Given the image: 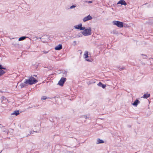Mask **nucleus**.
I'll list each match as a JSON object with an SVG mask.
<instances>
[{"label": "nucleus", "instance_id": "nucleus-24", "mask_svg": "<svg viewBox=\"0 0 153 153\" xmlns=\"http://www.w3.org/2000/svg\"><path fill=\"white\" fill-rule=\"evenodd\" d=\"M76 7V5H72L70 7V9H73L75 7Z\"/></svg>", "mask_w": 153, "mask_h": 153}, {"label": "nucleus", "instance_id": "nucleus-8", "mask_svg": "<svg viewBox=\"0 0 153 153\" xmlns=\"http://www.w3.org/2000/svg\"><path fill=\"white\" fill-rule=\"evenodd\" d=\"M67 73L68 72L65 70H62L61 72V73L63 74L62 76L64 77H66L67 76Z\"/></svg>", "mask_w": 153, "mask_h": 153}, {"label": "nucleus", "instance_id": "nucleus-18", "mask_svg": "<svg viewBox=\"0 0 153 153\" xmlns=\"http://www.w3.org/2000/svg\"><path fill=\"white\" fill-rule=\"evenodd\" d=\"M111 33L112 34L117 35L118 33V32L116 30H114L111 31Z\"/></svg>", "mask_w": 153, "mask_h": 153}, {"label": "nucleus", "instance_id": "nucleus-16", "mask_svg": "<svg viewBox=\"0 0 153 153\" xmlns=\"http://www.w3.org/2000/svg\"><path fill=\"white\" fill-rule=\"evenodd\" d=\"M34 131H29V133H27V134L26 135H25V137H28V136H29L31 134H33V132H34Z\"/></svg>", "mask_w": 153, "mask_h": 153}, {"label": "nucleus", "instance_id": "nucleus-34", "mask_svg": "<svg viewBox=\"0 0 153 153\" xmlns=\"http://www.w3.org/2000/svg\"><path fill=\"white\" fill-rule=\"evenodd\" d=\"M13 45H16L14 44H13Z\"/></svg>", "mask_w": 153, "mask_h": 153}, {"label": "nucleus", "instance_id": "nucleus-5", "mask_svg": "<svg viewBox=\"0 0 153 153\" xmlns=\"http://www.w3.org/2000/svg\"><path fill=\"white\" fill-rule=\"evenodd\" d=\"M66 79L65 77H62L60 80L59 81L58 84L61 86H63L64 83L66 81Z\"/></svg>", "mask_w": 153, "mask_h": 153}, {"label": "nucleus", "instance_id": "nucleus-21", "mask_svg": "<svg viewBox=\"0 0 153 153\" xmlns=\"http://www.w3.org/2000/svg\"><path fill=\"white\" fill-rule=\"evenodd\" d=\"M5 73V72L3 70H0V77L1 76Z\"/></svg>", "mask_w": 153, "mask_h": 153}, {"label": "nucleus", "instance_id": "nucleus-33", "mask_svg": "<svg viewBox=\"0 0 153 153\" xmlns=\"http://www.w3.org/2000/svg\"><path fill=\"white\" fill-rule=\"evenodd\" d=\"M33 76H35V77H36V76H37V75H33Z\"/></svg>", "mask_w": 153, "mask_h": 153}, {"label": "nucleus", "instance_id": "nucleus-20", "mask_svg": "<svg viewBox=\"0 0 153 153\" xmlns=\"http://www.w3.org/2000/svg\"><path fill=\"white\" fill-rule=\"evenodd\" d=\"M150 96L149 94H145L143 95V97L144 98H147Z\"/></svg>", "mask_w": 153, "mask_h": 153}, {"label": "nucleus", "instance_id": "nucleus-23", "mask_svg": "<svg viewBox=\"0 0 153 153\" xmlns=\"http://www.w3.org/2000/svg\"><path fill=\"white\" fill-rule=\"evenodd\" d=\"M0 69L1 70L2 69H6V68L2 67V65L0 64Z\"/></svg>", "mask_w": 153, "mask_h": 153}, {"label": "nucleus", "instance_id": "nucleus-6", "mask_svg": "<svg viewBox=\"0 0 153 153\" xmlns=\"http://www.w3.org/2000/svg\"><path fill=\"white\" fill-rule=\"evenodd\" d=\"M92 17L90 15H88L87 16L85 17L83 19V21L84 22H85L87 21H88L92 19Z\"/></svg>", "mask_w": 153, "mask_h": 153}, {"label": "nucleus", "instance_id": "nucleus-10", "mask_svg": "<svg viewBox=\"0 0 153 153\" xmlns=\"http://www.w3.org/2000/svg\"><path fill=\"white\" fill-rule=\"evenodd\" d=\"M19 114V110L15 111L13 113H11V115H15L16 116H17Z\"/></svg>", "mask_w": 153, "mask_h": 153}, {"label": "nucleus", "instance_id": "nucleus-13", "mask_svg": "<svg viewBox=\"0 0 153 153\" xmlns=\"http://www.w3.org/2000/svg\"><path fill=\"white\" fill-rule=\"evenodd\" d=\"M97 85L98 86L102 87V88H104L106 87V85L104 84H102L101 82H99L98 84Z\"/></svg>", "mask_w": 153, "mask_h": 153}, {"label": "nucleus", "instance_id": "nucleus-22", "mask_svg": "<svg viewBox=\"0 0 153 153\" xmlns=\"http://www.w3.org/2000/svg\"><path fill=\"white\" fill-rule=\"evenodd\" d=\"M86 28L85 27H82V26L81 27L80 30H85Z\"/></svg>", "mask_w": 153, "mask_h": 153}, {"label": "nucleus", "instance_id": "nucleus-12", "mask_svg": "<svg viewBox=\"0 0 153 153\" xmlns=\"http://www.w3.org/2000/svg\"><path fill=\"white\" fill-rule=\"evenodd\" d=\"M82 26V24L80 23L78 25H77L74 26V27L75 28L77 29H79L80 30V29L81 28V27Z\"/></svg>", "mask_w": 153, "mask_h": 153}, {"label": "nucleus", "instance_id": "nucleus-14", "mask_svg": "<svg viewBox=\"0 0 153 153\" xmlns=\"http://www.w3.org/2000/svg\"><path fill=\"white\" fill-rule=\"evenodd\" d=\"M56 98V96H55L54 97H48V98H47V97L46 96H43L41 98V99L42 100H45L46 99H47V98H48V99H51L52 98Z\"/></svg>", "mask_w": 153, "mask_h": 153}, {"label": "nucleus", "instance_id": "nucleus-19", "mask_svg": "<svg viewBox=\"0 0 153 153\" xmlns=\"http://www.w3.org/2000/svg\"><path fill=\"white\" fill-rule=\"evenodd\" d=\"M27 38V37L25 36H23L20 38H19V41H21L25 39L26 38Z\"/></svg>", "mask_w": 153, "mask_h": 153}, {"label": "nucleus", "instance_id": "nucleus-3", "mask_svg": "<svg viewBox=\"0 0 153 153\" xmlns=\"http://www.w3.org/2000/svg\"><path fill=\"white\" fill-rule=\"evenodd\" d=\"M112 23L113 25H116L119 27L121 28L123 26V23L122 22L114 21Z\"/></svg>", "mask_w": 153, "mask_h": 153}, {"label": "nucleus", "instance_id": "nucleus-26", "mask_svg": "<svg viewBox=\"0 0 153 153\" xmlns=\"http://www.w3.org/2000/svg\"><path fill=\"white\" fill-rule=\"evenodd\" d=\"M73 43H74V46H75L76 45V41H74L73 42Z\"/></svg>", "mask_w": 153, "mask_h": 153}, {"label": "nucleus", "instance_id": "nucleus-15", "mask_svg": "<svg viewBox=\"0 0 153 153\" xmlns=\"http://www.w3.org/2000/svg\"><path fill=\"white\" fill-rule=\"evenodd\" d=\"M104 142V141L101 140H100L99 139H98L97 140V144H100V143H102Z\"/></svg>", "mask_w": 153, "mask_h": 153}, {"label": "nucleus", "instance_id": "nucleus-9", "mask_svg": "<svg viewBox=\"0 0 153 153\" xmlns=\"http://www.w3.org/2000/svg\"><path fill=\"white\" fill-rule=\"evenodd\" d=\"M62 48V46L61 44H59L58 45L56 46L55 48V49L56 50H59L61 49Z\"/></svg>", "mask_w": 153, "mask_h": 153}, {"label": "nucleus", "instance_id": "nucleus-31", "mask_svg": "<svg viewBox=\"0 0 153 153\" xmlns=\"http://www.w3.org/2000/svg\"><path fill=\"white\" fill-rule=\"evenodd\" d=\"M142 55H144L145 56V57L144 58V59H146V55H144L143 54H142Z\"/></svg>", "mask_w": 153, "mask_h": 153}, {"label": "nucleus", "instance_id": "nucleus-17", "mask_svg": "<svg viewBox=\"0 0 153 153\" xmlns=\"http://www.w3.org/2000/svg\"><path fill=\"white\" fill-rule=\"evenodd\" d=\"M26 84H28V83H25V81L24 82V83H21L20 84V86L21 88H22L25 87L26 86Z\"/></svg>", "mask_w": 153, "mask_h": 153}, {"label": "nucleus", "instance_id": "nucleus-11", "mask_svg": "<svg viewBox=\"0 0 153 153\" xmlns=\"http://www.w3.org/2000/svg\"><path fill=\"white\" fill-rule=\"evenodd\" d=\"M140 102L137 99L136 100L134 103L132 104V105L134 106H137L138 104L140 103Z\"/></svg>", "mask_w": 153, "mask_h": 153}, {"label": "nucleus", "instance_id": "nucleus-28", "mask_svg": "<svg viewBox=\"0 0 153 153\" xmlns=\"http://www.w3.org/2000/svg\"><path fill=\"white\" fill-rule=\"evenodd\" d=\"M80 37V36H79L78 35H77L75 37H74V38L79 37Z\"/></svg>", "mask_w": 153, "mask_h": 153}, {"label": "nucleus", "instance_id": "nucleus-1", "mask_svg": "<svg viewBox=\"0 0 153 153\" xmlns=\"http://www.w3.org/2000/svg\"><path fill=\"white\" fill-rule=\"evenodd\" d=\"M37 82V80L32 76L30 77L28 79H25V83H28V84L29 85L33 84Z\"/></svg>", "mask_w": 153, "mask_h": 153}, {"label": "nucleus", "instance_id": "nucleus-35", "mask_svg": "<svg viewBox=\"0 0 153 153\" xmlns=\"http://www.w3.org/2000/svg\"><path fill=\"white\" fill-rule=\"evenodd\" d=\"M1 124H0V126H1Z\"/></svg>", "mask_w": 153, "mask_h": 153}, {"label": "nucleus", "instance_id": "nucleus-29", "mask_svg": "<svg viewBox=\"0 0 153 153\" xmlns=\"http://www.w3.org/2000/svg\"><path fill=\"white\" fill-rule=\"evenodd\" d=\"M83 117H84L85 119H87V118H88V117L87 116H84Z\"/></svg>", "mask_w": 153, "mask_h": 153}, {"label": "nucleus", "instance_id": "nucleus-30", "mask_svg": "<svg viewBox=\"0 0 153 153\" xmlns=\"http://www.w3.org/2000/svg\"><path fill=\"white\" fill-rule=\"evenodd\" d=\"M87 2L88 3H92V1H87Z\"/></svg>", "mask_w": 153, "mask_h": 153}, {"label": "nucleus", "instance_id": "nucleus-4", "mask_svg": "<svg viewBox=\"0 0 153 153\" xmlns=\"http://www.w3.org/2000/svg\"><path fill=\"white\" fill-rule=\"evenodd\" d=\"M84 56V58L87 61L91 62L92 61V59L91 57H89L88 56V52L87 51H86L85 52Z\"/></svg>", "mask_w": 153, "mask_h": 153}, {"label": "nucleus", "instance_id": "nucleus-25", "mask_svg": "<svg viewBox=\"0 0 153 153\" xmlns=\"http://www.w3.org/2000/svg\"><path fill=\"white\" fill-rule=\"evenodd\" d=\"M124 69H125L124 67H122L121 68H119V70L120 71H121L122 70H123Z\"/></svg>", "mask_w": 153, "mask_h": 153}, {"label": "nucleus", "instance_id": "nucleus-32", "mask_svg": "<svg viewBox=\"0 0 153 153\" xmlns=\"http://www.w3.org/2000/svg\"><path fill=\"white\" fill-rule=\"evenodd\" d=\"M43 39V38H42V37H40V39Z\"/></svg>", "mask_w": 153, "mask_h": 153}, {"label": "nucleus", "instance_id": "nucleus-2", "mask_svg": "<svg viewBox=\"0 0 153 153\" xmlns=\"http://www.w3.org/2000/svg\"><path fill=\"white\" fill-rule=\"evenodd\" d=\"M91 27H89L84 30L82 32V33L84 36H89L91 34Z\"/></svg>", "mask_w": 153, "mask_h": 153}, {"label": "nucleus", "instance_id": "nucleus-7", "mask_svg": "<svg viewBox=\"0 0 153 153\" xmlns=\"http://www.w3.org/2000/svg\"><path fill=\"white\" fill-rule=\"evenodd\" d=\"M120 4L122 5H126V3L124 0H120L117 3V4Z\"/></svg>", "mask_w": 153, "mask_h": 153}, {"label": "nucleus", "instance_id": "nucleus-27", "mask_svg": "<svg viewBox=\"0 0 153 153\" xmlns=\"http://www.w3.org/2000/svg\"><path fill=\"white\" fill-rule=\"evenodd\" d=\"M42 52H43V53H48V51H43Z\"/></svg>", "mask_w": 153, "mask_h": 153}]
</instances>
